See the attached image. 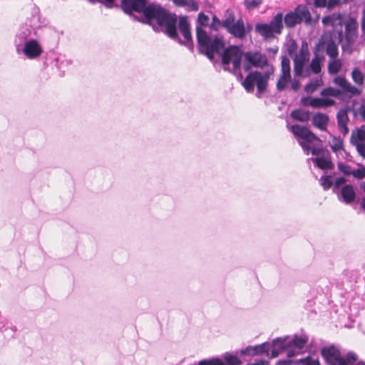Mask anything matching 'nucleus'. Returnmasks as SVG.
Segmentation results:
<instances>
[{
  "label": "nucleus",
  "instance_id": "obj_63",
  "mask_svg": "<svg viewBox=\"0 0 365 365\" xmlns=\"http://www.w3.org/2000/svg\"><path fill=\"white\" fill-rule=\"evenodd\" d=\"M253 365H269V361L267 360H257L255 361V363L253 364Z\"/></svg>",
  "mask_w": 365,
  "mask_h": 365
},
{
  "label": "nucleus",
  "instance_id": "obj_55",
  "mask_svg": "<svg viewBox=\"0 0 365 365\" xmlns=\"http://www.w3.org/2000/svg\"><path fill=\"white\" fill-rule=\"evenodd\" d=\"M345 38H346L347 44L342 45L341 48L344 51L349 47V44L352 43L354 42V39L350 36L349 33L346 34Z\"/></svg>",
  "mask_w": 365,
  "mask_h": 365
},
{
  "label": "nucleus",
  "instance_id": "obj_41",
  "mask_svg": "<svg viewBox=\"0 0 365 365\" xmlns=\"http://www.w3.org/2000/svg\"><path fill=\"white\" fill-rule=\"evenodd\" d=\"M319 86V80L316 79L314 81L308 83L304 87V91L308 93H312Z\"/></svg>",
  "mask_w": 365,
  "mask_h": 365
},
{
  "label": "nucleus",
  "instance_id": "obj_9",
  "mask_svg": "<svg viewBox=\"0 0 365 365\" xmlns=\"http://www.w3.org/2000/svg\"><path fill=\"white\" fill-rule=\"evenodd\" d=\"M240 350L235 352L226 351L221 355V357L202 359L201 363L206 365H242L243 361L240 358Z\"/></svg>",
  "mask_w": 365,
  "mask_h": 365
},
{
  "label": "nucleus",
  "instance_id": "obj_33",
  "mask_svg": "<svg viewBox=\"0 0 365 365\" xmlns=\"http://www.w3.org/2000/svg\"><path fill=\"white\" fill-rule=\"evenodd\" d=\"M321 95L323 96H333L339 100H344L342 97L344 92L339 89L331 87L323 89L321 92Z\"/></svg>",
  "mask_w": 365,
  "mask_h": 365
},
{
  "label": "nucleus",
  "instance_id": "obj_49",
  "mask_svg": "<svg viewBox=\"0 0 365 365\" xmlns=\"http://www.w3.org/2000/svg\"><path fill=\"white\" fill-rule=\"evenodd\" d=\"M352 144L356 146L359 154L364 158H365V143L363 142H359Z\"/></svg>",
  "mask_w": 365,
  "mask_h": 365
},
{
  "label": "nucleus",
  "instance_id": "obj_62",
  "mask_svg": "<svg viewBox=\"0 0 365 365\" xmlns=\"http://www.w3.org/2000/svg\"><path fill=\"white\" fill-rule=\"evenodd\" d=\"M286 351H287V356L289 359L296 355V351H294V349L293 348H289Z\"/></svg>",
  "mask_w": 365,
  "mask_h": 365
},
{
  "label": "nucleus",
  "instance_id": "obj_15",
  "mask_svg": "<svg viewBox=\"0 0 365 365\" xmlns=\"http://www.w3.org/2000/svg\"><path fill=\"white\" fill-rule=\"evenodd\" d=\"M238 24V29L235 28V31H231V35L235 38L243 39L245 38L247 34L250 33L252 30V26L250 24H247L245 26L242 18L237 21L235 20L232 24V27H235Z\"/></svg>",
  "mask_w": 365,
  "mask_h": 365
},
{
  "label": "nucleus",
  "instance_id": "obj_13",
  "mask_svg": "<svg viewBox=\"0 0 365 365\" xmlns=\"http://www.w3.org/2000/svg\"><path fill=\"white\" fill-rule=\"evenodd\" d=\"M21 50L24 55L31 59L37 58L43 51L41 45L35 39H30L25 42Z\"/></svg>",
  "mask_w": 365,
  "mask_h": 365
},
{
  "label": "nucleus",
  "instance_id": "obj_10",
  "mask_svg": "<svg viewBox=\"0 0 365 365\" xmlns=\"http://www.w3.org/2000/svg\"><path fill=\"white\" fill-rule=\"evenodd\" d=\"M320 354L327 365H339L345 359L339 348L334 344L324 346L320 350Z\"/></svg>",
  "mask_w": 365,
  "mask_h": 365
},
{
  "label": "nucleus",
  "instance_id": "obj_39",
  "mask_svg": "<svg viewBox=\"0 0 365 365\" xmlns=\"http://www.w3.org/2000/svg\"><path fill=\"white\" fill-rule=\"evenodd\" d=\"M324 148H318V147H313L312 148L311 153L313 155L316 156L315 158H309L307 160H327L324 157H319V155H322L324 153Z\"/></svg>",
  "mask_w": 365,
  "mask_h": 365
},
{
  "label": "nucleus",
  "instance_id": "obj_53",
  "mask_svg": "<svg viewBox=\"0 0 365 365\" xmlns=\"http://www.w3.org/2000/svg\"><path fill=\"white\" fill-rule=\"evenodd\" d=\"M296 361L291 359H280L277 361L276 365H292L296 364Z\"/></svg>",
  "mask_w": 365,
  "mask_h": 365
},
{
  "label": "nucleus",
  "instance_id": "obj_54",
  "mask_svg": "<svg viewBox=\"0 0 365 365\" xmlns=\"http://www.w3.org/2000/svg\"><path fill=\"white\" fill-rule=\"evenodd\" d=\"M299 143L300 144V145L302 146V149L304 150V152L307 153V154H309V151L312 150V148L309 143H307V141H301V140H299Z\"/></svg>",
  "mask_w": 365,
  "mask_h": 365
},
{
  "label": "nucleus",
  "instance_id": "obj_59",
  "mask_svg": "<svg viewBox=\"0 0 365 365\" xmlns=\"http://www.w3.org/2000/svg\"><path fill=\"white\" fill-rule=\"evenodd\" d=\"M311 99L309 96L302 97L300 100V103L303 106H309Z\"/></svg>",
  "mask_w": 365,
  "mask_h": 365
},
{
  "label": "nucleus",
  "instance_id": "obj_34",
  "mask_svg": "<svg viewBox=\"0 0 365 365\" xmlns=\"http://www.w3.org/2000/svg\"><path fill=\"white\" fill-rule=\"evenodd\" d=\"M341 67V62L339 59H333L328 64V72L329 74H336Z\"/></svg>",
  "mask_w": 365,
  "mask_h": 365
},
{
  "label": "nucleus",
  "instance_id": "obj_37",
  "mask_svg": "<svg viewBox=\"0 0 365 365\" xmlns=\"http://www.w3.org/2000/svg\"><path fill=\"white\" fill-rule=\"evenodd\" d=\"M314 166L322 170H331L334 168L333 161H313Z\"/></svg>",
  "mask_w": 365,
  "mask_h": 365
},
{
  "label": "nucleus",
  "instance_id": "obj_24",
  "mask_svg": "<svg viewBox=\"0 0 365 365\" xmlns=\"http://www.w3.org/2000/svg\"><path fill=\"white\" fill-rule=\"evenodd\" d=\"M322 23L324 25H339L341 27L342 26V16L340 13H334L331 15L326 16L322 19Z\"/></svg>",
  "mask_w": 365,
  "mask_h": 365
},
{
  "label": "nucleus",
  "instance_id": "obj_7",
  "mask_svg": "<svg viewBox=\"0 0 365 365\" xmlns=\"http://www.w3.org/2000/svg\"><path fill=\"white\" fill-rule=\"evenodd\" d=\"M235 21V15L234 11L227 9L225 11V19L220 20L215 14L212 16V22L209 25V29L211 31H218L220 28H224L226 31L231 34V31L234 32L235 27H232V24ZM238 24L235 29H238Z\"/></svg>",
  "mask_w": 365,
  "mask_h": 365
},
{
  "label": "nucleus",
  "instance_id": "obj_8",
  "mask_svg": "<svg viewBox=\"0 0 365 365\" xmlns=\"http://www.w3.org/2000/svg\"><path fill=\"white\" fill-rule=\"evenodd\" d=\"M244 70L246 72H250V71L252 68H263L267 66H269L267 57L264 53H262L258 51H249L244 52Z\"/></svg>",
  "mask_w": 365,
  "mask_h": 365
},
{
  "label": "nucleus",
  "instance_id": "obj_46",
  "mask_svg": "<svg viewBox=\"0 0 365 365\" xmlns=\"http://www.w3.org/2000/svg\"><path fill=\"white\" fill-rule=\"evenodd\" d=\"M298 46L295 40L291 39L287 46V52L290 56L294 54L297 50Z\"/></svg>",
  "mask_w": 365,
  "mask_h": 365
},
{
  "label": "nucleus",
  "instance_id": "obj_47",
  "mask_svg": "<svg viewBox=\"0 0 365 365\" xmlns=\"http://www.w3.org/2000/svg\"><path fill=\"white\" fill-rule=\"evenodd\" d=\"M338 168L341 172H342L344 175H349L352 174V170L350 166L344 165L341 163H339L338 164Z\"/></svg>",
  "mask_w": 365,
  "mask_h": 365
},
{
  "label": "nucleus",
  "instance_id": "obj_56",
  "mask_svg": "<svg viewBox=\"0 0 365 365\" xmlns=\"http://www.w3.org/2000/svg\"><path fill=\"white\" fill-rule=\"evenodd\" d=\"M290 82L292 89L294 91H297L301 86L300 81L294 78L293 81H291Z\"/></svg>",
  "mask_w": 365,
  "mask_h": 365
},
{
  "label": "nucleus",
  "instance_id": "obj_51",
  "mask_svg": "<svg viewBox=\"0 0 365 365\" xmlns=\"http://www.w3.org/2000/svg\"><path fill=\"white\" fill-rule=\"evenodd\" d=\"M344 92L350 93L352 96H356L361 93V91L359 89H358L355 86H351L350 83H349Z\"/></svg>",
  "mask_w": 365,
  "mask_h": 365
},
{
  "label": "nucleus",
  "instance_id": "obj_61",
  "mask_svg": "<svg viewBox=\"0 0 365 365\" xmlns=\"http://www.w3.org/2000/svg\"><path fill=\"white\" fill-rule=\"evenodd\" d=\"M346 181L345 178L343 177L337 178L335 180V187H339L341 185H342Z\"/></svg>",
  "mask_w": 365,
  "mask_h": 365
},
{
  "label": "nucleus",
  "instance_id": "obj_20",
  "mask_svg": "<svg viewBox=\"0 0 365 365\" xmlns=\"http://www.w3.org/2000/svg\"><path fill=\"white\" fill-rule=\"evenodd\" d=\"M30 34V31L26 27H22L20 31L16 35L14 43L18 52L21 50V46H24L25 42L27 41V37Z\"/></svg>",
  "mask_w": 365,
  "mask_h": 365
},
{
  "label": "nucleus",
  "instance_id": "obj_25",
  "mask_svg": "<svg viewBox=\"0 0 365 365\" xmlns=\"http://www.w3.org/2000/svg\"><path fill=\"white\" fill-rule=\"evenodd\" d=\"M210 18L207 15H206L203 12H200L197 15V19L196 21V26H195V31H196V36L197 35V30H200L202 31H207L205 28L208 27L210 25Z\"/></svg>",
  "mask_w": 365,
  "mask_h": 365
},
{
  "label": "nucleus",
  "instance_id": "obj_58",
  "mask_svg": "<svg viewBox=\"0 0 365 365\" xmlns=\"http://www.w3.org/2000/svg\"><path fill=\"white\" fill-rule=\"evenodd\" d=\"M339 129L340 132L344 135H346L349 133V128L347 126V124L344 125H338Z\"/></svg>",
  "mask_w": 365,
  "mask_h": 365
},
{
  "label": "nucleus",
  "instance_id": "obj_57",
  "mask_svg": "<svg viewBox=\"0 0 365 365\" xmlns=\"http://www.w3.org/2000/svg\"><path fill=\"white\" fill-rule=\"evenodd\" d=\"M363 103L360 106V107L358 108V112L362 117L363 120L365 121V98H363L362 100Z\"/></svg>",
  "mask_w": 365,
  "mask_h": 365
},
{
  "label": "nucleus",
  "instance_id": "obj_17",
  "mask_svg": "<svg viewBox=\"0 0 365 365\" xmlns=\"http://www.w3.org/2000/svg\"><path fill=\"white\" fill-rule=\"evenodd\" d=\"M326 46L327 54L332 59L336 58L339 55L338 46L333 38L331 32H328V38Z\"/></svg>",
  "mask_w": 365,
  "mask_h": 365
},
{
  "label": "nucleus",
  "instance_id": "obj_26",
  "mask_svg": "<svg viewBox=\"0 0 365 365\" xmlns=\"http://www.w3.org/2000/svg\"><path fill=\"white\" fill-rule=\"evenodd\" d=\"M356 353L350 351L345 354V359L339 365H365V361H359Z\"/></svg>",
  "mask_w": 365,
  "mask_h": 365
},
{
  "label": "nucleus",
  "instance_id": "obj_32",
  "mask_svg": "<svg viewBox=\"0 0 365 365\" xmlns=\"http://www.w3.org/2000/svg\"><path fill=\"white\" fill-rule=\"evenodd\" d=\"M173 2L178 7L187 6L190 11H197L199 9V4L195 0H173Z\"/></svg>",
  "mask_w": 365,
  "mask_h": 365
},
{
  "label": "nucleus",
  "instance_id": "obj_27",
  "mask_svg": "<svg viewBox=\"0 0 365 365\" xmlns=\"http://www.w3.org/2000/svg\"><path fill=\"white\" fill-rule=\"evenodd\" d=\"M334 103V101L330 98L315 97L311 99L309 106L314 108H321L328 106H333Z\"/></svg>",
  "mask_w": 365,
  "mask_h": 365
},
{
  "label": "nucleus",
  "instance_id": "obj_30",
  "mask_svg": "<svg viewBox=\"0 0 365 365\" xmlns=\"http://www.w3.org/2000/svg\"><path fill=\"white\" fill-rule=\"evenodd\" d=\"M328 38V33H324L319 38L318 42L316 43L313 48L314 55H321L326 49V45Z\"/></svg>",
  "mask_w": 365,
  "mask_h": 365
},
{
  "label": "nucleus",
  "instance_id": "obj_40",
  "mask_svg": "<svg viewBox=\"0 0 365 365\" xmlns=\"http://www.w3.org/2000/svg\"><path fill=\"white\" fill-rule=\"evenodd\" d=\"M334 83L340 86L343 89L344 92L346 91L349 83L344 76H336L334 79Z\"/></svg>",
  "mask_w": 365,
  "mask_h": 365
},
{
  "label": "nucleus",
  "instance_id": "obj_42",
  "mask_svg": "<svg viewBox=\"0 0 365 365\" xmlns=\"http://www.w3.org/2000/svg\"><path fill=\"white\" fill-rule=\"evenodd\" d=\"M298 58H308L309 59V52L308 49V44L306 41H302V48L299 51V55Z\"/></svg>",
  "mask_w": 365,
  "mask_h": 365
},
{
  "label": "nucleus",
  "instance_id": "obj_19",
  "mask_svg": "<svg viewBox=\"0 0 365 365\" xmlns=\"http://www.w3.org/2000/svg\"><path fill=\"white\" fill-rule=\"evenodd\" d=\"M329 116L327 114L317 113L313 116V125L320 129L325 130L329 123Z\"/></svg>",
  "mask_w": 365,
  "mask_h": 365
},
{
  "label": "nucleus",
  "instance_id": "obj_12",
  "mask_svg": "<svg viewBox=\"0 0 365 365\" xmlns=\"http://www.w3.org/2000/svg\"><path fill=\"white\" fill-rule=\"evenodd\" d=\"M269 341H265L256 346H247L246 348L240 350V355L255 356L266 354L268 356H269Z\"/></svg>",
  "mask_w": 365,
  "mask_h": 365
},
{
  "label": "nucleus",
  "instance_id": "obj_28",
  "mask_svg": "<svg viewBox=\"0 0 365 365\" xmlns=\"http://www.w3.org/2000/svg\"><path fill=\"white\" fill-rule=\"evenodd\" d=\"M350 142L351 143L365 142V125H362L356 130L352 131Z\"/></svg>",
  "mask_w": 365,
  "mask_h": 365
},
{
  "label": "nucleus",
  "instance_id": "obj_6",
  "mask_svg": "<svg viewBox=\"0 0 365 365\" xmlns=\"http://www.w3.org/2000/svg\"><path fill=\"white\" fill-rule=\"evenodd\" d=\"M312 19V14L307 5L304 4H298L294 11H289L284 16H283L284 25L288 29H292L302 22L309 24Z\"/></svg>",
  "mask_w": 365,
  "mask_h": 365
},
{
  "label": "nucleus",
  "instance_id": "obj_11",
  "mask_svg": "<svg viewBox=\"0 0 365 365\" xmlns=\"http://www.w3.org/2000/svg\"><path fill=\"white\" fill-rule=\"evenodd\" d=\"M269 351L271 353L268 357L274 359L277 357L280 354H282L290 347V344L287 342V337L280 336L274 339L271 342L269 341Z\"/></svg>",
  "mask_w": 365,
  "mask_h": 365
},
{
  "label": "nucleus",
  "instance_id": "obj_38",
  "mask_svg": "<svg viewBox=\"0 0 365 365\" xmlns=\"http://www.w3.org/2000/svg\"><path fill=\"white\" fill-rule=\"evenodd\" d=\"M331 178V176L327 175L326 173L321 177L320 182L324 190H327L332 186L333 182Z\"/></svg>",
  "mask_w": 365,
  "mask_h": 365
},
{
  "label": "nucleus",
  "instance_id": "obj_14",
  "mask_svg": "<svg viewBox=\"0 0 365 365\" xmlns=\"http://www.w3.org/2000/svg\"><path fill=\"white\" fill-rule=\"evenodd\" d=\"M292 131L294 135L307 143H312L315 140H319V138L306 126L298 124L293 125Z\"/></svg>",
  "mask_w": 365,
  "mask_h": 365
},
{
  "label": "nucleus",
  "instance_id": "obj_22",
  "mask_svg": "<svg viewBox=\"0 0 365 365\" xmlns=\"http://www.w3.org/2000/svg\"><path fill=\"white\" fill-rule=\"evenodd\" d=\"M281 71L282 78H284L287 81H292L291 71H290V61L287 56H282L281 61Z\"/></svg>",
  "mask_w": 365,
  "mask_h": 365
},
{
  "label": "nucleus",
  "instance_id": "obj_4",
  "mask_svg": "<svg viewBox=\"0 0 365 365\" xmlns=\"http://www.w3.org/2000/svg\"><path fill=\"white\" fill-rule=\"evenodd\" d=\"M268 66L269 68L264 73H262L259 71L249 72L246 78L242 82V85L247 92L252 93L255 90V85L257 86V90L256 96L258 98H260V95L266 91L270 76L274 73L273 66L269 64Z\"/></svg>",
  "mask_w": 365,
  "mask_h": 365
},
{
  "label": "nucleus",
  "instance_id": "obj_48",
  "mask_svg": "<svg viewBox=\"0 0 365 365\" xmlns=\"http://www.w3.org/2000/svg\"><path fill=\"white\" fill-rule=\"evenodd\" d=\"M290 81H287L286 80H284V78H282V76H280L278 81L277 82V85H276L277 89L279 91H282L285 90V88L287 87V84Z\"/></svg>",
  "mask_w": 365,
  "mask_h": 365
},
{
  "label": "nucleus",
  "instance_id": "obj_43",
  "mask_svg": "<svg viewBox=\"0 0 365 365\" xmlns=\"http://www.w3.org/2000/svg\"><path fill=\"white\" fill-rule=\"evenodd\" d=\"M346 32L350 33L351 31H356L358 29V24L355 19H351L349 22L345 25Z\"/></svg>",
  "mask_w": 365,
  "mask_h": 365
},
{
  "label": "nucleus",
  "instance_id": "obj_2",
  "mask_svg": "<svg viewBox=\"0 0 365 365\" xmlns=\"http://www.w3.org/2000/svg\"><path fill=\"white\" fill-rule=\"evenodd\" d=\"M196 39L198 53L205 55L211 61L215 59V55L222 58V53L227 48L222 34L212 35L207 31L197 30Z\"/></svg>",
  "mask_w": 365,
  "mask_h": 365
},
{
  "label": "nucleus",
  "instance_id": "obj_23",
  "mask_svg": "<svg viewBox=\"0 0 365 365\" xmlns=\"http://www.w3.org/2000/svg\"><path fill=\"white\" fill-rule=\"evenodd\" d=\"M325 59L323 54L314 55L309 66L307 67V70H311L315 74H318L322 71V63Z\"/></svg>",
  "mask_w": 365,
  "mask_h": 365
},
{
  "label": "nucleus",
  "instance_id": "obj_36",
  "mask_svg": "<svg viewBox=\"0 0 365 365\" xmlns=\"http://www.w3.org/2000/svg\"><path fill=\"white\" fill-rule=\"evenodd\" d=\"M296 364H301L302 365H321L318 359H314L310 356L297 360Z\"/></svg>",
  "mask_w": 365,
  "mask_h": 365
},
{
  "label": "nucleus",
  "instance_id": "obj_1",
  "mask_svg": "<svg viewBox=\"0 0 365 365\" xmlns=\"http://www.w3.org/2000/svg\"><path fill=\"white\" fill-rule=\"evenodd\" d=\"M119 8L138 22L150 26L155 32H163L170 39L194 52L191 26L187 16L178 18L175 13L159 4H148V0H122Z\"/></svg>",
  "mask_w": 365,
  "mask_h": 365
},
{
  "label": "nucleus",
  "instance_id": "obj_52",
  "mask_svg": "<svg viewBox=\"0 0 365 365\" xmlns=\"http://www.w3.org/2000/svg\"><path fill=\"white\" fill-rule=\"evenodd\" d=\"M315 8H327V0H314Z\"/></svg>",
  "mask_w": 365,
  "mask_h": 365
},
{
  "label": "nucleus",
  "instance_id": "obj_5",
  "mask_svg": "<svg viewBox=\"0 0 365 365\" xmlns=\"http://www.w3.org/2000/svg\"><path fill=\"white\" fill-rule=\"evenodd\" d=\"M283 14L278 12L271 19L269 24L257 23L255 29L256 33L263 37L264 40L275 38L274 34L280 35L284 29Z\"/></svg>",
  "mask_w": 365,
  "mask_h": 365
},
{
  "label": "nucleus",
  "instance_id": "obj_44",
  "mask_svg": "<svg viewBox=\"0 0 365 365\" xmlns=\"http://www.w3.org/2000/svg\"><path fill=\"white\" fill-rule=\"evenodd\" d=\"M333 145H331V149L334 152H337L342 149L343 148V141L340 139V138L334 137L333 138Z\"/></svg>",
  "mask_w": 365,
  "mask_h": 365
},
{
  "label": "nucleus",
  "instance_id": "obj_64",
  "mask_svg": "<svg viewBox=\"0 0 365 365\" xmlns=\"http://www.w3.org/2000/svg\"><path fill=\"white\" fill-rule=\"evenodd\" d=\"M278 50H279V48L277 46L273 48H267V51L268 53H272L273 55L277 54V53L278 52Z\"/></svg>",
  "mask_w": 365,
  "mask_h": 365
},
{
  "label": "nucleus",
  "instance_id": "obj_60",
  "mask_svg": "<svg viewBox=\"0 0 365 365\" xmlns=\"http://www.w3.org/2000/svg\"><path fill=\"white\" fill-rule=\"evenodd\" d=\"M361 28L362 32L364 34H365V8L363 9V11H362Z\"/></svg>",
  "mask_w": 365,
  "mask_h": 365
},
{
  "label": "nucleus",
  "instance_id": "obj_35",
  "mask_svg": "<svg viewBox=\"0 0 365 365\" xmlns=\"http://www.w3.org/2000/svg\"><path fill=\"white\" fill-rule=\"evenodd\" d=\"M351 77L355 83L358 85H362L364 83V76L358 68L353 69L351 72Z\"/></svg>",
  "mask_w": 365,
  "mask_h": 365
},
{
  "label": "nucleus",
  "instance_id": "obj_16",
  "mask_svg": "<svg viewBox=\"0 0 365 365\" xmlns=\"http://www.w3.org/2000/svg\"><path fill=\"white\" fill-rule=\"evenodd\" d=\"M287 337V342L290 344L289 348H297L302 349L308 342L309 337L306 334H294L292 337L286 336Z\"/></svg>",
  "mask_w": 365,
  "mask_h": 365
},
{
  "label": "nucleus",
  "instance_id": "obj_21",
  "mask_svg": "<svg viewBox=\"0 0 365 365\" xmlns=\"http://www.w3.org/2000/svg\"><path fill=\"white\" fill-rule=\"evenodd\" d=\"M353 110L354 113V115H356V111L352 108V107L349 106H346L344 108H341L337 114H336V119H337V123L338 125H344L347 124V123L349 121V118L348 116V113Z\"/></svg>",
  "mask_w": 365,
  "mask_h": 365
},
{
  "label": "nucleus",
  "instance_id": "obj_3",
  "mask_svg": "<svg viewBox=\"0 0 365 365\" xmlns=\"http://www.w3.org/2000/svg\"><path fill=\"white\" fill-rule=\"evenodd\" d=\"M243 55H245L244 51L240 46L230 45L222 53L221 58L224 71L237 76L240 81L243 79L242 74L240 71Z\"/></svg>",
  "mask_w": 365,
  "mask_h": 365
},
{
  "label": "nucleus",
  "instance_id": "obj_45",
  "mask_svg": "<svg viewBox=\"0 0 365 365\" xmlns=\"http://www.w3.org/2000/svg\"><path fill=\"white\" fill-rule=\"evenodd\" d=\"M245 7L249 9H254L259 6L261 1L259 0H245L244 1Z\"/></svg>",
  "mask_w": 365,
  "mask_h": 365
},
{
  "label": "nucleus",
  "instance_id": "obj_31",
  "mask_svg": "<svg viewBox=\"0 0 365 365\" xmlns=\"http://www.w3.org/2000/svg\"><path fill=\"white\" fill-rule=\"evenodd\" d=\"M307 61H308V58H301L296 56L294 59V74L295 76H302L304 66Z\"/></svg>",
  "mask_w": 365,
  "mask_h": 365
},
{
  "label": "nucleus",
  "instance_id": "obj_18",
  "mask_svg": "<svg viewBox=\"0 0 365 365\" xmlns=\"http://www.w3.org/2000/svg\"><path fill=\"white\" fill-rule=\"evenodd\" d=\"M341 196L342 200L346 204L353 202L356 197L354 187L351 185H346L341 188Z\"/></svg>",
  "mask_w": 365,
  "mask_h": 365
},
{
  "label": "nucleus",
  "instance_id": "obj_50",
  "mask_svg": "<svg viewBox=\"0 0 365 365\" xmlns=\"http://www.w3.org/2000/svg\"><path fill=\"white\" fill-rule=\"evenodd\" d=\"M352 175L359 179L364 178L365 177V168L362 167L361 168L353 170Z\"/></svg>",
  "mask_w": 365,
  "mask_h": 365
},
{
  "label": "nucleus",
  "instance_id": "obj_29",
  "mask_svg": "<svg viewBox=\"0 0 365 365\" xmlns=\"http://www.w3.org/2000/svg\"><path fill=\"white\" fill-rule=\"evenodd\" d=\"M310 112L305 111L302 109H296L291 112L292 118L299 122H307L310 118Z\"/></svg>",
  "mask_w": 365,
  "mask_h": 365
}]
</instances>
